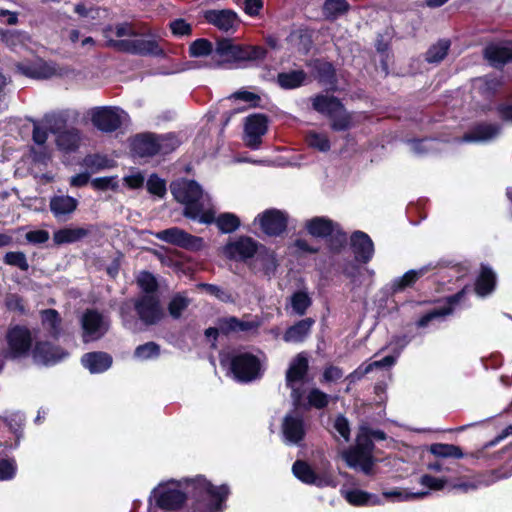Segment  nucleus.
<instances>
[{
    "instance_id": "f257e3e1",
    "label": "nucleus",
    "mask_w": 512,
    "mask_h": 512,
    "mask_svg": "<svg viewBox=\"0 0 512 512\" xmlns=\"http://www.w3.org/2000/svg\"><path fill=\"white\" fill-rule=\"evenodd\" d=\"M228 494V486H214L202 475L170 479L152 489L148 509L149 512H218Z\"/></svg>"
},
{
    "instance_id": "f03ea898",
    "label": "nucleus",
    "mask_w": 512,
    "mask_h": 512,
    "mask_svg": "<svg viewBox=\"0 0 512 512\" xmlns=\"http://www.w3.org/2000/svg\"><path fill=\"white\" fill-rule=\"evenodd\" d=\"M175 200L184 205L183 215L203 224L214 221L211 199L194 180L178 179L170 184Z\"/></svg>"
},
{
    "instance_id": "7ed1b4c3",
    "label": "nucleus",
    "mask_w": 512,
    "mask_h": 512,
    "mask_svg": "<svg viewBox=\"0 0 512 512\" xmlns=\"http://www.w3.org/2000/svg\"><path fill=\"white\" fill-rule=\"evenodd\" d=\"M132 309L136 311L139 320L146 326L157 324L165 315L158 294L143 293L138 296L133 303L125 302L120 307V315L123 325L128 329H133L137 324L131 315Z\"/></svg>"
},
{
    "instance_id": "20e7f679",
    "label": "nucleus",
    "mask_w": 512,
    "mask_h": 512,
    "mask_svg": "<svg viewBox=\"0 0 512 512\" xmlns=\"http://www.w3.org/2000/svg\"><path fill=\"white\" fill-rule=\"evenodd\" d=\"M266 49L260 46H240L230 39L217 41L214 50V63L210 67L220 66L230 62L259 61L265 58Z\"/></svg>"
},
{
    "instance_id": "39448f33",
    "label": "nucleus",
    "mask_w": 512,
    "mask_h": 512,
    "mask_svg": "<svg viewBox=\"0 0 512 512\" xmlns=\"http://www.w3.org/2000/svg\"><path fill=\"white\" fill-rule=\"evenodd\" d=\"M181 141L174 133L157 135L142 133L133 138L132 151L135 155L146 158L161 154L166 155L179 147Z\"/></svg>"
},
{
    "instance_id": "423d86ee",
    "label": "nucleus",
    "mask_w": 512,
    "mask_h": 512,
    "mask_svg": "<svg viewBox=\"0 0 512 512\" xmlns=\"http://www.w3.org/2000/svg\"><path fill=\"white\" fill-rule=\"evenodd\" d=\"M220 363L228 367L234 378L241 382H249L256 379L260 373L259 359L246 351H222Z\"/></svg>"
},
{
    "instance_id": "0eeeda50",
    "label": "nucleus",
    "mask_w": 512,
    "mask_h": 512,
    "mask_svg": "<svg viewBox=\"0 0 512 512\" xmlns=\"http://www.w3.org/2000/svg\"><path fill=\"white\" fill-rule=\"evenodd\" d=\"M311 105L313 110L330 119L332 130L341 132L350 129L351 117L337 97L317 94L311 97Z\"/></svg>"
},
{
    "instance_id": "6e6552de",
    "label": "nucleus",
    "mask_w": 512,
    "mask_h": 512,
    "mask_svg": "<svg viewBox=\"0 0 512 512\" xmlns=\"http://www.w3.org/2000/svg\"><path fill=\"white\" fill-rule=\"evenodd\" d=\"M110 30L111 28H108L104 31L107 38L105 45L109 48L139 56L163 57L165 55L164 50L153 38H145L137 33L136 37L114 40L108 37V31Z\"/></svg>"
},
{
    "instance_id": "1a4fd4ad",
    "label": "nucleus",
    "mask_w": 512,
    "mask_h": 512,
    "mask_svg": "<svg viewBox=\"0 0 512 512\" xmlns=\"http://www.w3.org/2000/svg\"><path fill=\"white\" fill-rule=\"evenodd\" d=\"M5 341L7 345L5 358L17 360L30 353L33 343L32 332L25 325H10L5 334Z\"/></svg>"
},
{
    "instance_id": "9d476101",
    "label": "nucleus",
    "mask_w": 512,
    "mask_h": 512,
    "mask_svg": "<svg viewBox=\"0 0 512 512\" xmlns=\"http://www.w3.org/2000/svg\"><path fill=\"white\" fill-rule=\"evenodd\" d=\"M81 337L84 343L104 337L110 328V319L95 309H87L80 318Z\"/></svg>"
},
{
    "instance_id": "9b49d317",
    "label": "nucleus",
    "mask_w": 512,
    "mask_h": 512,
    "mask_svg": "<svg viewBox=\"0 0 512 512\" xmlns=\"http://www.w3.org/2000/svg\"><path fill=\"white\" fill-rule=\"evenodd\" d=\"M374 444L371 439H364L357 443L355 447L349 448L342 454L346 464L355 470H360L366 475L373 472L374 459L372 451Z\"/></svg>"
},
{
    "instance_id": "f8f14e48",
    "label": "nucleus",
    "mask_w": 512,
    "mask_h": 512,
    "mask_svg": "<svg viewBox=\"0 0 512 512\" xmlns=\"http://www.w3.org/2000/svg\"><path fill=\"white\" fill-rule=\"evenodd\" d=\"M467 287L459 292L449 296L445 304L436 306L423 314L415 323L418 329H428L435 327L437 324L446 320V317L451 315L454 307L462 300L466 293Z\"/></svg>"
},
{
    "instance_id": "ddd939ff",
    "label": "nucleus",
    "mask_w": 512,
    "mask_h": 512,
    "mask_svg": "<svg viewBox=\"0 0 512 512\" xmlns=\"http://www.w3.org/2000/svg\"><path fill=\"white\" fill-rule=\"evenodd\" d=\"M308 359L304 354H298L286 371V385L291 389L294 404H299L303 397L302 386L308 372Z\"/></svg>"
},
{
    "instance_id": "4468645a",
    "label": "nucleus",
    "mask_w": 512,
    "mask_h": 512,
    "mask_svg": "<svg viewBox=\"0 0 512 512\" xmlns=\"http://www.w3.org/2000/svg\"><path fill=\"white\" fill-rule=\"evenodd\" d=\"M129 119L128 114L118 107H98L92 111L91 121L102 132H114Z\"/></svg>"
},
{
    "instance_id": "2eb2a0df",
    "label": "nucleus",
    "mask_w": 512,
    "mask_h": 512,
    "mask_svg": "<svg viewBox=\"0 0 512 512\" xmlns=\"http://www.w3.org/2000/svg\"><path fill=\"white\" fill-rule=\"evenodd\" d=\"M292 472L298 480L307 485H314L319 488L337 486V481L331 472L325 470L317 473L305 461H295L292 466Z\"/></svg>"
},
{
    "instance_id": "dca6fc26",
    "label": "nucleus",
    "mask_w": 512,
    "mask_h": 512,
    "mask_svg": "<svg viewBox=\"0 0 512 512\" xmlns=\"http://www.w3.org/2000/svg\"><path fill=\"white\" fill-rule=\"evenodd\" d=\"M157 239L183 249L198 251L204 246L201 237L193 236L178 227H171L156 233Z\"/></svg>"
},
{
    "instance_id": "f3484780",
    "label": "nucleus",
    "mask_w": 512,
    "mask_h": 512,
    "mask_svg": "<svg viewBox=\"0 0 512 512\" xmlns=\"http://www.w3.org/2000/svg\"><path fill=\"white\" fill-rule=\"evenodd\" d=\"M307 423L303 414L298 410H293L285 415L282 421V435L284 443L288 445H297L305 437Z\"/></svg>"
},
{
    "instance_id": "a211bd4d",
    "label": "nucleus",
    "mask_w": 512,
    "mask_h": 512,
    "mask_svg": "<svg viewBox=\"0 0 512 512\" xmlns=\"http://www.w3.org/2000/svg\"><path fill=\"white\" fill-rule=\"evenodd\" d=\"M287 222L288 215L278 209H267L254 219V224H258L268 236L281 235L287 228Z\"/></svg>"
},
{
    "instance_id": "6ab92c4d",
    "label": "nucleus",
    "mask_w": 512,
    "mask_h": 512,
    "mask_svg": "<svg viewBox=\"0 0 512 512\" xmlns=\"http://www.w3.org/2000/svg\"><path fill=\"white\" fill-rule=\"evenodd\" d=\"M268 129L267 118L262 114H254L246 118L244 127V141L252 150L259 149L262 137Z\"/></svg>"
},
{
    "instance_id": "aec40b11",
    "label": "nucleus",
    "mask_w": 512,
    "mask_h": 512,
    "mask_svg": "<svg viewBox=\"0 0 512 512\" xmlns=\"http://www.w3.org/2000/svg\"><path fill=\"white\" fill-rule=\"evenodd\" d=\"M260 246L251 237L242 236L226 244L224 253L230 259L246 261L247 259H253Z\"/></svg>"
},
{
    "instance_id": "412c9836",
    "label": "nucleus",
    "mask_w": 512,
    "mask_h": 512,
    "mask_svg": "<svg viewBox=\"0 0 512 512\" xmlns=\"http://www.w3.org/2000/svg\"><path fill=\"white\" fill-rule=\"evenodd\" d=\"M16 72L32 79H48L57 75V69L53 63L41 59L24 61L15 64Z\"/></svg>"
},
{
    "instance_id": "4be33fe9",
    "label": "nucleus",
    "mask_w": 512,
    "mask_h": 512,
    "mask_svg": "<svg viewBox=\"0 0 512 512\" xmlns=\"http://www.w3.org/2000/svg\"><path fill=\"white\" fill-rule=\"evenodd\" d=\"M259 327L257 321H243L236 317H226L218 321L217 327H210L206 330L205 334L208 338L213 337L216 339L219 333L229 334L231 332H247Z\"/></svg>"
},
{
    "instance_id": "5701e85b",
    "label": "nucleus",
    "mask_w": 512,
    "mask_h": 512,
    "mask_svg": "<svg viewBox=\"0 0 512 512\" xmlns=\"http://www.w3.org/2000/svg\"><path fill=\"white\" fill-rule=\"evenodd\" d=\"M33 359L38 364L54 365L68 356V353L47 341L37 342L32 351Z\"/></svg>"
},
{
    "instance_id": "b1692460",
    "label": "nucleus",
    "mask_w": 512,
    "mask_h": 512,
    "mask_svg": "<svg viewBox=\"0 0 512 512\" xmlns=\"http://www.w3.org/2000/svg\"><path fill=\"white\" fill-rule=\"evenodd\" d=\"M277 266L278 263L274 252L264 246H260V249H258L250 262V269L255 274L261 273L268 278H271L275 274Z\"/></svg>"
},
{
    "instance_id": "393cba45",
    "label": "nucleus",
    "mask_w": 512,
    "mask_h": 512,
    "mask_svg": "<svg viewBox=\"0 0 512 512\" xmlns=\"http://www.w3.org/2000/svg\"><path fill=\"white\" fill-rule=\"evenodd\" d=\"M501 125L498 123H479L461 138V142L488 143L501 134Z\"/></svg>"
},
{
    "instance_id": "a878e982",
    "label": "nucleus",
    "mask_w": 512,
    "mask_h": 512,
    "mask_svg": "<svg viewBox=\"0 0 512 512\" xmlns=\"http://www.w3.org/2000/svg\"><path fill=\"white\" fill-rule=\"evenodd\" d=\"M351 247L355 259L360 263H368L374 255V244L368 234L355 231L351 235Z\"/></svg>"
},
{
    "instance_id": "bb28decb",
    "label": "nucleus",
    "mask_w": 512,
    "mask_h": 512,
    "mask_svg": "<svg viewBox=\"0 0 512 512\" xmlns=\"http://www.w3.org/2000/svg\"><path fill=\"white\" fill-rule=\"evenodd\" d=\"M205 20L223 31L234 30L239 19L236 12L231 9L208 10L204 13Z\"/></svg>"
},
{
    "instance_id": "cd10ccee",
    "label": "nucleus",
    "mask_w": 512,
    "mask_h": 512,
    "mask_svg": "<svg viewBox=\"0 0 512 512\" xmlns=\"http://www.w3.org/2000/svg\"><path fill=\"white\" fill-rule=\"evenodd\" d=\"M112 363V356L103 351L88 352L81 357V364L91 374H100L107 371Z\"/></svg>"
},
{
    "instance_id": "c85d7f7f",
    "label": "nucleus",
    "mask_w": 512,
    "mask_h": 512,
    "mask_svg": "<svg viewBox=\"0 0 512 512\" xmlns=\"http://www.w3.org/2000/svg\"><path fill=\"white\" fill-rule=\"evenodd\" d=\"M435 266L428 264L418 269H411L403 276L394 278L390 283V290L393 294L403 291L408 287H412L420 278L425 276Z\"/></svg>"
},
{
    "instance_id": "c756f323",
    "label": "nucleus",
    "mask_w": 512,
    "mask_h": 512,
    "mask_svg": "<svg viewBox=\"0 0 512 512\" xmlns=\"http://www.w3.org/2000/svg\"><path fill=\"white\" fill-rule=\"evenodd\" d=\"M487 61L494 67L498 68L512 60V43H493L488 45L484 50Z\"/></svg>"
},
{
    "instance_id": "7c9ffc66",
    "label": "nucleus",
    "mask_w": 512,
    "mask_h": 512,
    "mask_svg": "<svg viewBox=\"0 0 512 512\" xmlns=\"http://www.w3.org/2000/svg\"><path fill=\"white\" fill-rule=\"evenodd\" d=\"M305 228L314 237L325 238L339 232V225L326 217H314L306 221Z\"/></svg>"
},
{
    "instance_id": "2f4dec72",
    "label": "nucleus",
    "mask_w": 512,
    "mask_h": 512,
    "mask_svg": "<svg viewBox=\"0 0 512 512\" xmlns=\"http://www.w3.org/2000/svg\"><path fill=\"white\" fill-rule=\"evenodd\" d=\"M314 323L315 320L310 317L299 320L286 329L283 340L287 343H302L309 336Z\"/></svg>"
},
{
    "instance_id": "473e14b6",
    "label": "nucleus",
    "mask_w": 512,
    "mask_h": 512,
    "mask_svg": "<svg viewBox=\"0 0 512 512\" xmlns=\"http://www.w3.org/2000/svg\"><path fill=\"white\" fill-rule=\"evenodd\" d=\"M49 206L55 218L62 219L77 209L78 201L68 195H55L50 199Z\"/></svg>"
},
{
    "instance_id": "72a5a7b5",
    "label": "nucleus",
    "mask_w": 512,
    "mask_h": 512,
    "mask_svg": "<svg viewBox=\"0 0 512 512\" xmlns=\"http://www.w3.org/2000/svg\"><path fill=\"white\" fill-rule=\"evenodd\" d=\"M81 142V132L77 128H68L58 133L56 138L57 147L65 152L76 151Z\"/></svg>"
},
{
    "instance_id": "f704fd0d",
    "label": "nucleus",
    "mask_w": 512,
    "mask_h": 512,
    "mask_svg": "<svg viewBox=\"0 0 512 512\" xmlns=\"http://www.w3.org/2000/svg\"><path fill=\"white\" fill-rule=\"evenodd\" d=\"M62 319L55 309H45L41 311V323L48 335L57 339L61 334Z\"/></svg>"
},
{
    "instance_id": "c9c22d12",
    "label": "nucleus",
    "mask_w": 512,
    "mask_h": 512,
    "mask_svg": "<svg viewBox=\"0 0 512 512\" xmlns=\"http://www.w3.org/2000/svg\"><path fill=\"white\" fill-rule=\"evenodd\" d=\"M90 232V229L84 227L63 228L54 233L53 240L58 245L74 243L87 237Z\"/></svg>"
},
{
    "instance_id": "e433bc0d",
    "label": "nucleus",
    "mask_w": 512,
    "mask_h": 512,
    "mask_svg": "<svg viewBox=\"0 0 512 512\" xmlns=\"http://www.w3.org/2000/svg\"><path fill=\"white\" fill-rule=\"evenodd\" d=\"M306 78L307 74L304 70H291L279 73L277 75V83L286 90L296 89L305 83Z\"/></svg>"
},
{
    "instance_id": "4c0bfd02",
    "label": "nucleus",
    "mask_w": 512,
    "mask_h": 512,
    "mask_svg": "<svg viewBox=\"0 0 512 512\" xmlns=\"http://www.w3.org/2000/svg\"><path fill=\"white\" fill-rule=\"evenodd\" d=\"M344 497L347 502L354 506L379 505L382 503V500L378 495L359 489L345 491Z\"/></svg>"
},
{
    "instance_id": "58836bf2",
    "label": "nucleus",
    "mask_w": 512,
    "mask_h": 512,
    "mask_svg": "<svg viewBox=\"0 0 512 512\" xmlns=\"http://www.w3.org/2000/svg\"><path fill=\"white\" fill-rule=\"evenodd\" d=\"M495 284H496L495 273L492 271L491 268L482 265L481 273H480V275L476 281V284H475V292L479 296L484 297V296L490 294L494 290Z\"/></svg>"
},
{
    "instance_id": "ea45409f",
    "label": "nucleus",
    "mask_w": 512,
    "mask_h": 512,
    "mask_svg": "<svg viewBox=\"0 0 512 512\" xmlns=\"http://www.w3.org/2000/svg\"><path fill=\"white\" fill-rule=\"evenodd\" d=\"M450 45L449 40L440 39L428 48L424 54L425 61L429 64H439L447 56Z\"/></svg>"
},
{
    "instance_id": "a19ab883",
    "label": "nucleus",
    "mask_w": 512,
    "mask_h": 512,
    "mask_svg": "<svg viewBox=\"0 0 512 512\" xmlns=\"http://www.w3.org/2000/svg\"><path fill=\"white\" fill-rule=\"evenodd\" d=\"M349 10L346 0H325L323 4V15L329 21H335L345 15Z\"/></svg>"
},
{
    "instance_id": "79ce46f5",
    "label": "nucleus",
    "mask_w": 512,
    "mask_h": 512,
    "mask_svg": "<svg viewBox=\"0 0 512 512\" xmlns=\"http://www.w3.org/2000/svg\"><path fill=\"white\" fill-rule=\"evenodd\" d=\"M160 353V345L156 342L149 341L138 345L133 352V357L139 361H149L157 359Z\"/></svg>"
},
{
    "instance_id": "37998d69",
    "label": "nucleus",
    "mask_w": 512,
    "mask_h": 512,
    "mask_svg": "<svg viewBox=\"0 0 512 512\" xmlns=\"http://www.w3.org/2000/svg\"><path fill=\"white\" fill-rule=\"evenodd\" d=\"M212 223H216L218 229L224 233L229 234L236 231L240 226V219L237 215L225 212L221 213L218 217L214 216V221Z\"/></svg>"
},
{
    "instance_id": "c03bdc74",
    "label": "nucleus",
    "mask_w": 512,
    "mask_h": 512,
    "mask_svg": "<svg viewBox=\"0 0 512 512\" xmlns=\"http://www.w3.org/2000/svg\"><path fill=\"white\" fill-rule=\"evenodd\" d=\"M429 451L437 458H455L463 457L460 447L453 444L434 443L430 445Z\"/></svg>"
},
{
    "instance_id": "a18cd8bd",
    "label": "nucleus",
    "mask_w": 512,
    "mask_h": 512,
    "mask_svg": "<svg viewBox=\"0 0 512 512\" xmlns=\"http://www.w3.org/2000/svg\"><path fill=\"white\" fill-rule=\"evenodd\" d=\"M214 50L212 43L204 38H200L192 42L189 46V53L192 57H203L211 55L212 61L210 63H214Z\"/></svg>"
},
{
    "instance_id": "49530a36",
    "label": "nucleus",
    "mask_w": 512,
    "mask_h": 512,
    "mask_svg": "<svg viewBox=\"0 0 512 512\" xmlns=\"http://www.w3.org/2000/svg\"><path fill=\"white\" fill-rule=\"evenodd\" d=\"M306 142L311 148L320 152H327L331 148L329 137L321 132L309 131L306 134Z\"/></svg>"
},
{
    "instance_id": "de8ad7c7",
    "label": "nucleus",
    "mask_w": 512,
    "mask_h": 512,
    "mask_svg": "<svg viewBox=\"0 0 512 512\" xmlns=\"http://www.w3.org/2000/svg\"><path fill=\"white\" fill-rule=\"evenodd\" d=\"M290 303L294 313L302 316L311 306L312 300L306 292L297 291L291 296Z\"/></svg>"
},
{
    "instance_id": "09e8293b",
    "label": "nucleus",
    "mask_w": 512,
    "mask_h": 512,
    "mask_svg": "<svg viewBox=\"0 0 512 512\" xmlns=\"http://www.w3.org/2000/svg\"><path fill=\"white\" fill-rule=\"evenodd\" d=\"M416 334L412 330H407L403 334L395 335L389 342L388 348L391 352L396 353L400 356L405 347L413 341Z\"/></svg>"
},
{
    "instance_id": "8fccbe9b",
    "label": "nucleus",
    "mask_w": 512,
    "mask_h": 512,
    "mask_svg": "<svg viewBox=\"0 0 512 512\" xmlns=\"http://www.w3.org/2000/svg\"><path fill=\"white\" fill-rule=\"evenodd\" d=\"M429 494V491L409 493L401 490H392L383 492L382 496L391 501H409L412 499H422Z\"/></svg>"
},
{
    "instance_id": "3c124183",
    "label": "nucleus",
    "mask_w": 512,
    "mask_h": 512,
    "mask_svg": "<svg viewBox=\"0 0 512 512\" xmlns=\"http://www.w3.org/2000/svg\"><path fill=\"white\" fill-rule=\"evenodd\" d=\"M190 300L182 294H176L172 297L168 305L169 314L178 319L182 312L189 306Z\"/></svg>"
},
{
    "instance_id": "603ef678",
    "label": "nucleus",
    "mask_w": 512,
    "mask_h": 512,
    "mask_svg": "<svg viewBox=\"0 0 512 512\" xmlns=\"http://www.w3.org/2000/svg\"><path fill=\"white\" fill-rule=\"evenodd\" d=\"M330 396L318 388H313L307 395V400L310 406L316 409H323L329 404Z\"/></svg>"
},
{
    "instance_id": "864d4df0",
    "label": "nucleus",
    "mask_w": 512,
    "mask_h": 512,
    "mask_svg": "<svg viewBox=\"0 0 512 512\" xmlns=\"http://www.w3.org/2000/svg\"><path fill=\"white\" fill-rule=\"evenodd\" d=\"M17 464L12 458L0 459V481H9L16 476Z\"/></svg>"
},
{
    "instance_id": "5fc2aeb1",
    "label": "nucleus",
    "mask_w": 512,
    "mask_h": 512,
    "mask_svg": "<svg viewBox=\"0 0 512 512\" xmlns=\"http://www.w3.org/2000/svg\"><path fill=\"white\" fill-rule=\"evenodd\" d=\"M4 262L10 266H15L22 271L29 269L26 255L23 252H7L4 256Z\"/></svg>"
},
{
    "instance_id": "6e6d98bb",
    "label": "nucleus",
    "mask_w": 512,
    "mask_h": 512,
    "mask_svg": "<svg viewBox=\"0 0 512 512\" xmlns=\"http://www.w3.org/2000/svg\"><path fill=\"white\" fill-rule=\"evenodd\" d=\"M146 186L149 193L158 197H163L166 193L165 181L155 174L148 178Z\"/></svg>"
},
{
    "instance_id": "4d7b16f0",
    "label": "nucleus",
    "mask_w": 512,
    "mask_h": 512,
    "mask_svg": "<svg viewBox=\"0 0 512 512\" xmlns=\"http://www.w3.org/2000/svg\"><path fill=\"white\" fill-rule=\"evenodd\" d=\"M138 285L143 293H157V281L149 272H142L138 277Z\"/></svg>"
},
{
    "instance_id": "13d9d810",
    "label": "nucleus",
    "mask_w": 512,
    "mask_h": 512,
    "mask_svg": "<svg viewBox=\"0 0 512 512\" xmlns=\"http://www.w3.org/2000/svg\"><path fill=\"white\" fill-rule=\"evenodd\" d=\"M499 85L500 82L495 77H484L476 80L474 87L490 96L497 90Z\"/></svg>"
},
{
    "instance_id": "bf43d9fd",
    "label": "nucleus",
    "mask_w": 512,
    "mask_h": 512,
    "mask_svg": "<svg viewBox=\"0 0 512 512\" xmlns=\"http://www.w3.org/2000/svg\"><path fill=\"white\" fill-rule=\"evenodd\" d=\"M109 160L98 154L88 155L84 158V165L92 171H99L109 167Z\"/></svg>"
},
{
    "instance_id": "052dcab7",
    "label": "nucleus",
    "mask_w": 512,
    "mask_h": 512,
    "mask_svg": "<svg viewBox=\"0 0 512 512\" xmlns=\"http://www.w3.org/2000/svg\"><path fill=\"white\" fill-rule=\"evenodd\" d=\"M91 185L96 190L106 191L115 190L118 187L116 177H98L91 181Z\"/></svg>"
},
{
    "instance_id": "680f3d73",
    "label": "nucleus",
    "mask_w": 512,
    "mask_h": 512,
    "mask_svg": "<svg viewBox=\"0 0 512 512\" xmlns=\"http://www.w3.org/2000/svg\"><path fill=\"white\" fill-rule=\"evenodd\" d=\"M333 428L336 433L343 438L345 442H348L350 439V427L349 422L346 417L343 415H338L334 420Z\"/></svg>"
},
{
    "instance_id": "e2e57ef3",
    "label": "nucleus",
    "mask_w": 512,
    "mask_h": 512,
    "mask_svg": "<svg viewBox=\"0 0 512 512\" xmlns=\"http://www.w3.org/2000/svg\"><path fill=\"white\" fill-rule=\"evenodd\" d=\"M446 482L447 480L444 478H437L429 474L422 475L419 480V483L429 490H441L444 488Z\"/></svg>"
},
{
    "instance_id": "0e129e2a",
    "label": "nucleus",
    "mask_w": 512,
    "mask_h": 512,
    "mask_svg": "<svg viewBox=\"0 0 512 512\" xmlns=\"http://www.w3.org/2000/svg\"><path fill=\"white\" fill-rule=\"evenodd\" d=\"M344 375L342 368L334 365H328L325 367L321 382L331 383L340 380Z\"/></svg>"
},
{
    "instance_id": "69168bd1",
    "label": "nucleus",
    "mask_w": 512,
    "mask_h": 512,
    "mask_svg": "<svg viewBox=\"0 0 512 512\" xmlns=\"http://www.w3.org/2000/svg\"><path fill=\"white\" fill-rule=\"evenodd\" d=\"M26 34L17 30H6L2 32V40L11 47L16 46L25 40Z\"/></svg>"
},
{
    "instance_id": "338daca9",
    "label": "nucleus",
    "mask_w": 512,
    "mask_h": 512,
    "mask_svg": "<svg viewBox=\"0 0 512 512\" xmlns=\"http://www.w3.org/2000/svg\"><path fill=\"white\" fill-rule=\"evenodd\" d=\"M318 76L320 81L331 84L335 79V71L331 63H321L318 68Z\"/></svg>"
},
{
    "instance_id": "774afa93",
    "label": "nucleus",
    "mask_w": 512,
    "mask_h": 512,
    "mask_svg": "<svg viewBox=\"0 0 512 512\" xmlns=\"http://www.w3.org/2000/svg\"><path fill=\"white\" fill-rule=\"evenodd\" d=\"M170 28L175 36H186L191 34V25L184 19H176L170 23Z\"/></svg>"
}]
</instances>
